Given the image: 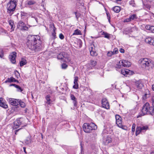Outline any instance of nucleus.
Segmentation results:
<instances>
[{
    "mask_svg": "<svg viewBox=\"0 0 154 154\" xmlns=\"http://www.w3.org/2000/svg\"><path fill=\"white\" fill-rule=\"evenodd\" d=\"M101 34L104 35V37L108 39L110 38L109 34L105 32H102Z\"/></svg>",
    "mask_w": 154,
    "mask_h": 154,
    "instance_id": "nucleus-28",
    "label": "nucleus"
},
{
    "mask_svg": "<svg viewBox=\"0 0 154 154\" xmlns=\"http://www.w3.org/2000/svg\"><path fill=\"white\" fill-rule=\"evenodd\" d=\"M101 104L103 107L107 109H109V103L107 101V99L105 98H103L101 100Z\"/></svg>",
    "mask_w": 154,
    "mask_h": 154,
    "instance_id": "nucleus-8",
    "label": "nucleus"
},
{
    "mask_svg": "<svg viewBox=\"0 0 154 154\" xmlns=\"http://www.w3.org/2000/svg\"><path fill=\"white\" fill-rule=\"evenodd\" d=\"M78 77L77 76L75 77V79L74 81V85L73 86V88L75 89H77L79 88V85L78 83Z\"/></svg>",
    "mask_w": 154,
    "mask_h": 154,
    "instance_id": "nucleus-18",
    "label": "nucleus"
},
{
    "mask_svg": "<svg viewBox=\"0 0 154 154\" xmlns=\"http://www.w3.org/2000/svg\"><path fill=\"white\" fill-rule=\"evenodd\" d=\"M9 86H14L15 88H16L17 87V85L15 84H10V85H9Z\"/></svg>",
    "mask_w": 154,
    "mask_h": 154,
    "instance_id": "nucleus-53",
    "label": "nucleus"
},
{
    "mask_svg": "<svg viewBox=\"0 0 154 154\" xmlns=\"http://www.w3.org/2000/svg\"><path fill=\"white\" fill-rule=\"evenodd\" d=\"M135 126L136 125L134 123L133 124L131 128L132 132L133 133V134H134V132L135 131Z\"/></svg>",
    "mask_w": 154,
    "mask_h": 154,
    "instance_id": "nucleus-35",
    "label": "nucleus"
},
{
    "mask_svg": "<svg viewBox=\"0 0 154 154\" xmlns=\"http://www.w3.org/2000/svg\"><path fill=\"white\" fill-rule=\"evenodd\" d=\"M35 3V2L33 0H30L28 2L27 4L28 5H32Z\"/></svg>",
    "mask_w": 154,
    "mask_h": 154,
    "instance_id": "nucleus-34",
    "label": "nucleus"
},
{
    "mask_svg": "<svg viewBox=\"0 0 154 154\" xmlns=\"http://www.w3.org/2000/svg\"><path fill=\"white\" fill-rule=\"evenodd\" d=\"M103 143L105 145H107L111 142V138L109 136L104 137L103 138Z\"/></svg>",
    "mask_w": 154,
    "mask_h": 154,
    "instance_id": "nucleus-13",
    "label": "nucleus"
},
{
    "mask_svg": "<svg viewBox=\"0 0 154 154\" xmlns=\"http://www.w3.org/2000/svg\"><path fill=\"white\" fill-rule=\"evenodd\" d=\"M80 145H81V150L82 151V150L83 149V147L82 146V144L81 143L80 144Z\"/></svg>",
    "mask_w": 154,
    "mask_h": 154,
    "instance_id": "nucleus-59",
    "label": "nucleus"
},
{
    "mask_svg": "<svg viewBox=\"0 0 154 154\" xmlns=\"http://www.w3.org/2000/svg\"><path fill=\"white\" fill-rule=\"evenodd\" d=\"M16 88L17 89V91L18 92H21L23 91L22 88L18 85H17V86L16 87Z\"/></svg>",
    "mask_w": 154,
    "mask_h": 154,
    "instance_id": "nucleus-38",
    "label": "nucleus"
},
{
    "mask_svg": "<svg viewBox=\"0 0 154 154\" xmlns=\"http://www.w3.org/2000/svg\"><path fill=\"white\" fill-rule=\"evenodd\" d=\"M45 99L46 100V101L45 103L46 104L49 105H50L51 104L52 101L50 99V96L49 95H47L45 97Z\"/></svg>",
    "mask_w": 154,
    "mask_h": 154,
    "instance_id": "nucleus-22",
    "label": "nucleus"
},
{
    "mask_svg": "<svg viewBox=\"0 0 154 154\" xmlns=\"http://www.w3.org/2000/svg\"><path fill=\"white\" fill-rule=\"evenodd\" d=\"M21 129H18L17 130H16L15 131V134H17V131H19Z\"/></svg>",
    "mask_w": 154,
    "mask_h": 154,
    "instance_id": "nucleus-61",
    "label": "nucleus"
},
{
    "mask_svg": "<svg viewBox=\"0 0 154 154\" xmlns=\"http://www.w3.org/2000/svg\"><path fill=\"white\" fill-rule=\"evenodd\" d=\"M25 112H26V110H25Z\"/></svg>",
    "mask_w": 154,
    "mask_h": 154,
    "instance_id": "nucleus-64",
    "label": "nucleus"
},
{
    "mask_svg": "<svg viewBox=\"0 0 154 154\" xmlns=\"http://www.w3.org/2000/svg\"><path fill=\"white\" fill-rule=\"evenodd\" d=\"M129 3L130 5H132L133 7H135V3L134 0H131L129 2Z\"/></svg>",
    "mask_w": 154,
    "mask_h": 154,
    "instance_id": "nucleus-43",
    "label": "nucleus"
},
{
    "mask_svg": "<svg viewBox=\"0 0 154 154\" xmlns=\"http://www.w3.org/2000/svg\"><path fill=\"white\" fill-rule=\"evenodd\" d=\"M23 150H24V151L26 153V148L25 147H24L23 148Z\"/></svg>",
    "mask_w": 154,
    "mask_h": 154,
    "instance_id": "nucleus-60",
    "label": "nucleus"
},
{
    "mask_svg": "<svg viewBox=\"0 0 154 154\" xmlns=\"http://www.w3.org/2000/svg\"><path fill=\"white\" fill-rule=\"evenodd\" d=\"M145 42L147 44L154 46V38L149 37L146 38Z\"/></svg>",
    "mask_w": 154,
    "mask_h": 154,
    "instance_id": "nucleus-11",
    "label": "nucleus"
},
{
    "mask_svg": "<svg viewBox=\"0 0 154 154\" xmlns=\"http://www.w3.org/2000/svg\"><path fill=\"white\" fill-rule=\"evenodd\" d=\"M9 23L11 27V29L12 30H14V25L13 21L11 20H10L9 21Z\"/></svg>",
    "mask_w": 154,
    "mask_h": 154,
    "instance_id": "nucleus-31",
    "label": "nucleus"
},
{
    "mask_svg": "<svg viewBox=\"0 0 154 154\" xmlns=\"http://www.w3.org/2000/svg\"><path fill=\"white\" fill-rule=\"evenodd\" d=\"M142 114L139 116H144L145 115H154V108L153 106H150L148 103H146L143 106L141 110Z\"/></svg>",
    "mask_w": 154,
    "mask_h": 154,
    "instance_id": "nucleus-2",
    "label": "nucleus"
},
{
    "mask_svg": "<svg viewBox=\"0 0 154 154\" xmlns=\"http://www.w3.org/2000/svg\"><path fill=\"white\" fill-rule=\"evenodd\" d=\"M84 131L86 133H90L93 130L97 129V126L94 123H85L82 126Z\"/></svg>",
    "mask_w": 154,
    "mask_h": 154,
    "instance_id": "nucleus-4",
    "label": "nucleus"
},
{
    "mask_svg": "<svg viewBox=\"0 0 154 154\" xmlns=\"http://www.w3.org/2000/svg\"><path fill=\"white\" fill-rule=\"evenodd\" d=\"M131 65V63L128 61L126 60H122L119 62V64L116 65V67L121 68L122 66L124 67H129Z\"/></svg>",
    "mask_w": 154,
    "mask_h": 154,
    "instance_id": "nucleus-7",
    "label": "nucleus"
},
{
    "mask_svg": "<svg viewBox=\"0 0 154 154\" xmlns=\"http://www.w3.org/2000/svg\"><path fill=\"white\" fill-rule=\"evenodd\" d=\"M16 53L13 52L9 55V58L11 62L13 64H15L16 62L15 58L16 57Z\"/></svg>",
    "mask_w": 154,
    "mask_h": 154,
    "instance_id": "nucleus-9",
    "label": "nucleus"
},
{
    "mask_svg": "<svg viewBox=\"0 0 154 154\" xmlns=\"http://www.w3.org/2000/svg\"><path fill=\"white\" fill-rule=\"evenodd\" d=\"M75 14L76 17H77V15H76L77 12H75Z\"/></svg>",
    "mask_w": 154,
    "mask_h": 154,
    "instance_id": "nucleus-62",
    "label": "nucleus"
},
{
    "mask_svg": "<svg viewBox=\"0 0 154 154\" xmlns=\"http://www.w3.org/2000/svg\"><path fill=\"white\" fill-rule=\"evenodd\" d=\"M28 27L27 26H26L24 24L22 28V29L21 30H28Z\"/></svg>",
    "mask_w": 154,
    "mask_h": 154,
    "instance_id": "nucleus-45",
    "label": "nucleus"
},
{
    "mask_svg": "<svg viewBox=\"0 0 154 154\" xmlns=\"http://www.w3.org/2000/svg\"><path fill=\"white\" fill-rule=\"evenodd\" d=\"M151 27H152V26H151L150 25H147L146 26L145 28L147 30L150 31L151 30Z\"/></svg>",
    "mask_w": 154,
    "mask_h": 154,
    "instance_id": "nucleus-44",
    "label": "nucleus"
},
{
    "mask_svg": "<svg viewBox=\"0 0 154 154\" xmlns=\"http://www.w3.org/2000/svg\"><path fill=\"white\" fill-rule=\"evenodd\" d=\"M152 101L153 104L154 105V97H153L152 99Z\"/></svg>",
    "mask_w": 154,
    "mask_h": 154,
    "instance_id": "nucleus-56",
    "label": "nucleus"
},
{
    "mask_svg": "<svg viewBox=\"0 0 154 154\" xmlns=\"http://www.w3.org/2000/svg\"><path fill=\"white\" fill-rule=\"evenodd\" d=\"M113 53L112 52V51H109L107 53V55L108 56L110 57L112 55H113Z\"/></svg>",
    "mask_w": 154,
    "mask_h": 154,
    "instance_id": "nucleus-46",
    "label": "nucleus"
},
{
    "mask_svg": "<svg viewBox=\"0 0 154 154\" xmlns=\"http://www.w3.org/2000/svg\"><path fill=\"white\" fill-rule=\"evenodd\" d=\"M115 0L117 2H118V1H121L122 0Z\"/></svg>",
    "mask_w": 154,
    "mask_h": 154,
    "instance_id": "nucleus-63",
    "label": "nucleus"
},
{
    "mask_svg": "<svg viewBox=\"0 0 154 154\" xmlns=\"http://www.w3.org/2000/svg\"><path fill=\"white\" fill-rule=\"evenodd\" d=\"M4 56V52L2 49H0V57L3 58Z\"/></svg>",
    "mask_w": 154,
    "mask_h": 154,
    "instance_id": "nucleus-41",
    "label": "nucleus"
},
{
    "mask_svg": "<svg viewBox=\"0 0 154 154\" xmlns=\"http://www.w3.org/2000/svg\"><path fill=\"white\" fill-rule=\"evenodd\" d=\"M19 100V99L10 98L9 99V102L12 105L17 106L18 104Z\"/></svg>",
    "mask_w": 154,
    "mask_h": 154,
    "instance_id": "nucleus-14",
    "label": "nucleus"
},
{
    "mask_svg": "<svg viewBox=\"0 0 154 154\" xmlns=\"http://www.w3.org/2000/svg\"><path fill=\"white\" fill-rule=\"evenodd\" d=\"M106 15L107 16V17L108 18V19L109 20V22H110V15L109 13H106Z\"/></svg>",
    "mask_w": 154,
    "mask_h": 154,
    "instance_id": "nucleus-49",
    "label": "nucleus"
},
{
    "mask_svg": "<svg viewBox=\"0 0 154 154\" xmlns=\"http://www.w3.org/2000/svg\"><path fill=\"white\" fill-rule=\"evenodd\" d=\"M27 39L26 44L29 49L36 51L40 50L42 49V42L38 35H29Z\"/></svg>",
    "mask_w": 154,
    "mask_h": 154,
    "instance_id": "nucleus-1",
    "label": "nucleus"
},
{
    "mask_svg": "<svg viewBox=\"0 0 154 154\" xmlns=\"http://www.w3.org/2000/svg\"><path fill=\"white\" fill-rule=\"evenodd\" d=\"M81 34V31L78 29H77L74 31V32L72 34V35H79Z\"/></svg>",
    "mask_w": 154,
    "mask_h": 154,
    "instance_id": "nucleus-27",
    "label": "nucleus"
},
{
    "mask_svg": "<svg viewBox=\"0 0 154 154\" xmlns=\"http://www.w3.org/2000/svg\"><path fill=\"white\" fill-rule=\"evenodd\" d=\"M129 17L131 21L134 20L135 19H136L137 18V15L136 14L131 15Z\"/></svg>",
    "mask_w": 154,
    "mask_h": 154,
    "instance_id": "nucleus-33",
    "label": "nucleus"
},
{
    "mask_svg": "<svg viewBox=\"0 0 154 154\" xmlns=\"http://www.w3.org/2000/svg\"><path fill=\"white\" fill-rule=\"evenodd\" d=\"M16 72H17L18 74L16 75V76H19V73L18 72H17V71H16ZM17 78H18L17 76Z\"/></svg>",
    "mask_w": 154,
    "mask_h": 154,
    "instance_id": "nucleus-57",
    "label": "nucleus"
},
{
    "mask_svg": "<svg viewBox=\"0 0 154 154\" xmlns=\"http://www.w3.org/2000/svg\"><path fill=\"white\" fill-rule=\"evenodd\" d=\"M97 64V62L96 61L91 60V65L93 66H95Z\"/></svg>",
    "mask_w": 154,
    "mask_h": 154,
    "instance_id": "nucleus-37",
    "label": "nucleus"
},
{
    "mask_svg": "<svg viewBox=\"0 0 154 154\" xmlns=\"http://www.w3.org/2000/svg\"><path fill=\"white\" fill-rule=\"evenodd\" d=\"M150 31L154 33V26H152V27H151V30Z\"/></svg>",
    "mask_w": 154,
    "mask_h": 154,
    "instance_id": "nucleus-51",
    "label": "nucleus"
},
{
    "mask_svg": "<svg viewBox=\"0 0 154 154\" xmlns=\"http://www.w3.org/2000/svg\"><path fill=\"white\" fill-rule=\"evenodd\" d=\"M119 51L120 52L122 53H124L125 52V50L121 48L119 50Z\"/></svg>",
    "mask_w": 154,
    "mask_h": 154,
    "instance_id": "nucleus-52",
    "label": "nucleus"
},
{
    "mask_svg": "<svg viewBox=\"0 0 154 154\" xmlns=\"http://www.w3.org/2000/svg\"><path fill=\"white\" fill-rule=\"evenodd\" d=\"M143 132L141 128V126H137L136 129V135L137 136L141 133Z\"/></svg>",
    "mask_w": 154,
    "mask_h": 154,
    "instance_id": "nucleus-23",
    "label": "nucleus"
},
{
    "mask_svg": "<svg viewBox=\"0 0 154 154\" xmlns=\"http://www.w3.org/2000/svg\"><path fill=\"white\" fill-rule=\"evenodd\" d=\"M130 71H131L128 69H122L121 71V74L124 76H126L127 75H128Z\"/></svg>",
    "mask_w": 154,
    "mask_h": 154,
    "instance_id": "nucleus-20",
    "label": "nucleus"
},
{
    "mask_svg": "<svg viewBox=\"0 0 154 154\" xmlns=\"http://www.w3.org/2000/svg\"><path fill=\"white\" fill-rule=\"evenodd\" d=\"M17 1L14 0H10L7 5V12L11 15L15 11Z\"/></svg>",
    "mask_w": 154,
    "mask_h": 154,
    "instance_id": "nucleus-5",
    "label": "nucleus"
},
{
    "mask_svg": "<svg viewBox=\"0 0 154 154\" xmlns=\"http://www.w3.org/2000/svg\"><path fill=\"white\" fill-rule=\"evenodd\" d=\"M23 119L20 118L19 119H17L14 122V127L15 128H17L19 126L21 125L22 124V120Z\"/></svg>",
    "mask_w": 154,
    "mask_h": 154,
    "instance_id": "nucleus-12",
    "label": "nucleus"
},
{
    "mask_svg": "<svg viewBox=\"0 0 154 154\" xmlns=\"http://www.w3.org/2000/svg\"><path fill=\"white\" fill-rule=\"evenodd\" d=\"M18 103L19 104L20 106L22 108H24L26 106L25 103L22 101L21 100H19Z\"/></svg>",
    "mask_w": 154,
    "mask_h": 154,
    "instance_id": "nucleus-30",
    "label": "nucleus"
},
{
    "mask_svg": "<svg viewBox=\"0 0 154 154\" xmlns=\"http://www.w3.org/2000/svg\"><path fill=\"white\" fill-rule=\"evenodd\" d=\"M112 9L115 12L117 13H119L121 10L120 7L118 6H115Z\"/></svg>",
    "mask_w": 154,
    "mask_h": 154,
    "instance_id": "nucleus-26",
    "label": "nucleus"
},
{
    "mask_svg": "<svg viewBox=\"0 0 154 154\" xmlns=\"http://www.w3.org/2000/svg\"><path fill=\"white\" fill-rule=\"evenodd\" d=\"M21 16H26L27 15V14L24 12H21Z\"/></svg>",
    "mask_w": 154,
    "mask_h": 154,
    "instance_id": "nucleus-47",
    "label": "nucleus"
},
{
    "mask_svg": "<svg viewBox=\"0 0 154 154\" xmlns=\"http://www.w3.org/2000/svg\"><path fill=\"white\" fill-rule=\"evenodd\" d=\"M89 50L91 56H95L97 55V53L95 51V48L94 45H90L89 47Z\"/></svg>",
    "mask_w": 154,
    "mask_h": 154,
    "instance_id": "nucleus-10",
    "label": "nucleus"
},
{
    "mask_svg": "<svg viewBox=\"0 0 154 154\" xmlns=\"http://www.w3.org/2000/svg\"><path fill=\"white\" fill-rule=\"evenodd\" d=\"M152 90L154 91V85H152Z\"/></svg>",
    "mask_w": 154,
    "mask_h": 154,
    "instance_id": "nucleus-58",
    "label": "nucleus"
},
{
    "mask_svg": "<svg viewBox=\"0 0 154 154\" xmlns=\"http://www.w3.org/2000/svg\"><path fill=\"white\" fill-rule=\"evenodd\" d=\"M2 98H0V106L5 109L8 108V105Z\"/></svg>",
    "mask_w": 154,
    "mask_h": 154,
    "instance_id": "nucleus-15",
    "label": "nucleus"
},
{
    "mask_svg": "<svg viewBox=\"0 0 154 154\" xmlns=\"http://www.w3.org/2000/svg\"><path fill=\"white\" fill-rule=\"evenodd\" d=\"M55 28L54 27L53 29V32L52 33V35L53 36V39H54L56 38V33L55 32Z\"/></svg>",
    "mask_w": 154,
    "mask_h": 154,
    "instance_id": "nucleus-36",
    "label": "nucleus"
},
{
    "mask_svg": "<svg viewBox=\"0 0 154 154\" xmlns=\"http://www.w3.org/2000/svg\"><path fill=\"white\" fill-rule=\"evenodd\" d=\"M113 54H116L118 53V50L117 48H115L114 49L113 51H112Z\"/></svg>",
    "mask_w": 154,
    "mask_h": 154,
    "instance_id": "nucleus-42",
    "label": "nucleus"
},
{
    "mask_svg": "<svg viewBox=\"0 0 154 154\" xmlns=\"http://www.w3.org/2000/svg\"><path fill=\"white\" fill-rule=\"evenodd\" d=\"M15 82H17V83L19 82L18 80L15 79L13 77H11L10 78H8L5 81V82L7 83V82L11 83Z\"/></svg>",
    "mask_w": 154,
    "mask_h": 154,
    "instance_id": "nucleus-19",
    "label": "nucleus"
},
{
    "mask_svg": "<svg viewBox=\"0 0 154 154\" xmlns=\"http://www.w3.org/2000/svg\"><path fill=\"white\" fill-rule=\"evenodd\" d=\"M31 140L30 138H27L25 140V143L27 144H29L31 143Z\"/></svg>",
    "mask_w": 154,
    "mask_h": 154,
    "instance_id": "nucleus-40",
    "label": "nucleus"
},
{
    "mask_svg": "<svg viewBox=\"0 0 154 154\" xmlns=\"http://www.w3.org/2000/svg\"><path fill=\"white\" fill-rule=\"evenodd\" d=\"M140 64L143 68L149 69L153 67V64L151 60L145 58L140 59Z\"/></svg>",
    "mask_w": 154,
    "mask_h": 154,
    "instance_id": "nucleus-3",
    "label": "nucleus"
},
{
    "mask_svg": "<svg viewBox=\"0 0 154 154\" xmlns=\"http://www.w3.org/2000/svg\"><path fill=\"white\" fill-rule=\"evenodd\" d=\"M70 97L72 100L73 101L72 102L74 104V106L75 107H76L77 105V99L73 94H71L70 95Z\"/></svg>",
    "mask_w": 154,
    "mask_h": 154,
    "instance_id": "nucleus-16",
    "label": "nucleus"
},
{
    "mask_svg": "<svg viewBox=\"0 0 154 154\" xmlns=\"http://www.w3.org/2000/svg\"><path fill=\"white\" fill-rule=\"evenodd\" d=\"M131 21V20L130 19L129 17L128 18L125 19L124 20V22H128Z\"/></svg>",
    "mask_w": 154,
    "mask_h": 154,
    "instance_id": "nucleus-50",
    "label": "nucleus"
},
{
    "mask_svg": "<svg viewBox=\"0 0 154 154\" xmlns=\"http://www.w3.org/2000/svg\"><path fill=\"white\" fill-rule=\"evenodd\" d=\"M141 129L143 132H145L146 130L148 129V127L147 125L142 126L141 127Z\"/></svg>",
    "mask_w": 154,
    "mask_h": 154,
    "instance_id": "nucleus-32",
    "label": "nucleus"
},
{
    "mask_svg": "<svg viewBox=\"0 0 154 154\" xmlns=\"http://www.w3.org/2000/svg\"><path fill=\"white\" fill-rule=\"evenodd\" d=\"M147 95V94H145L144 95H143V99H145L146 98V96Z\"/></svg>",
    "mask_w": 154,
    "mask_h": 154,
    "instance_id": "nucleus-54",
    "label": "nucleus"
},
{
    "mask_svg": "<svg viewBox=\"0 0 154 154\" xmlns=\"http://www.w3.org/2000/svg\"><path fill=\"white\" fill-rule=\"evenodd\" d=\"M59 37L61 39H63L64 38V36L63 35L62 33H60V34Z\"/></svg>",
    "mask_w": 154,
    "mask_h": 154,
    "instance_id": "nucleus-48",
    "label": "nucleus"
},
{
    "mask_svg": "<svg viewBox=\"0 0 154 154\" xmlns=\"http://www.w3.org/2000/svg\"><path fill=\"white\" fill-rule=\"evenodd\" d=\"M66 54L64 52H62L58 54L57 56V58L58 59L61 60L62 61L63 60V59L66 58Z\"/></svg>",
    "mask_w": 154,
    "mask_h": 154,
    "instance_id": "nucleus-17",
    "label": "nucleus"
},
{
    "mask_svg": "<svg viewBox=\"0 0 154 154\" xmlns=\"http://www.w3.org/2000/svg\"><path fill=\"white\" fill-rule=\"evenodd\" d=\"M145 7L148 9H149V8H150V6L148 5H146L145 6Z\"/></svg>",
    "mask_w": 154,
    "mask_h": 154,
    "instance_id": "nucleus-55",
    "label": "nucleus"
},
{
    "mask_svg": "<svg viewBox=\"0 0 154 154\" xmlns=\"http://www.w3.org/2000/svg\"><path fill=\"white\" fill-rule=\"evenodd\" d=\"M27 62L26 60L24 58H21V60L20 62V66H22L26 64Z\"/></svg>",
    "mask_w": 154,
    "mask_h": 154,
    "instance_id": "nucleus-25",
    "label": "nucleus"
},
{
    "mask_svg": "<svg viewBox=\"0 0 154 154\" xmlns=\"http://www.w3.org/2000/svg\"><path fill=\"white\" fill-rule=\"evenodd\" d=\"M24 24V23L22 21H19L17 26V28L21 30Z\"/></svg>",
    "mask_w": 154,
    "mask_h": 154,
    "instance_id": "nucleus-24",
    "label": "nucleus"
},
{
    "mask_svg": "<svg viewBox=\"0 0 154 154\" xmlns=\"http://www.w3.org/2000/svg\"><path fill=\"white\" fill-rule=\"evenodd\" d=\"M135 85L138 89H141L143 87V84L140 81L136 82Z\"/></svg>",
    "mask_w": 154,
    "mask_h": 154,
    "instance_id": "nucleus-21",
    "label": "nucleus"
},
{
    "mask_svg": "<svg viewBox=\"0 0 154 154\" xmlns=\"http://www.w3.org/2000/svg\"><path fill=\"white\" fill-rule=\"evenodd\" d=\"M115 117L116 120V124L118 126L123 130H127L128 129L127 127L125 125H122V119L121 116L118 115H116Z\"/></svg>",
    "mask_w": 154,
    "mask_h": 154,
    "instance_id": "nucleus-6",
    "label": "nucleus"
},
{
    "mask_svg": "<svg viewBox=\"0 0 154 154\" xmlns=\"http://www.w3.org/2000/svg\"><path fill=\"white\" fill-rule=\"evenodd\" d=\"M66 58L63 59V61L69 62H71V63H72L71 62L70 58L68 57V55L67 54H66Z\"/></svg>",
    "mask_w": 154,
    "mask_h": 154,
    "instance_id": "nucleus-29",
    "label": "nucleus"
},
{
    "mask_svg": "<svg viewBox=\"0 0 154 154\" xmlns=\"http://www.w3.org/2000/svg\"><path fill=\"white\" fill-rule=\"evenodd\" d=\"M68 66V65L65 63H63L61 65V67L62 69H66Z\"/></svg>",
    "mask_w": 154,
    "mask_h": 154,
    "instance_id": "nucleus-39",
    "label": "nucleus"
}]
</instances>
